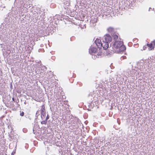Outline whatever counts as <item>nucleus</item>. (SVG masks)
Wrapping results in <instances>:
<instances>
[{"mask_svg": "<svg viewBox=\"0 0 155 155\" xmlns=\"http://www.w3.org/2000/svg\"><path fill=\"white\" fill-rule=\"evenodd\" d=\"M49 116L48 115H47V116H46V120L47 121V120L49 119Z\"/></svg>", "mask_w": 155, "mask_h": 155, "instance_id": "nucleus-13", "label": "nucleus"}, {"mask_svg": "<svg viewBox=\"0 0 155 155\" xmlns=\"http://www.w3.org/2000/svg\"><path fill=\"white\" fill-rule=\"evenodd\" d=\"M103 47L104 49H107L109 47L108 43L107 41H103L102 43L101 48Z\"/></svg>", "mask_w": 155, "mask_h": 155, "instance_id": "nucleus-3", "label": "nucleus"}, {"mask_svg": "<svg viewBox=\"0 0 155 155\" xmlns=\"http://www.w3.org/2000/svg\"><path fill=\"white\" fill-rule=\"evenodd\" d=\"M24 113L23 111L21 112L20 113V115L21 116H23L24 115Z\"/></svg>", "mask_w": 155, "mask_h": 155, "instance_id": "nucleus-12", "label": "nucleus"}, {"mask_svg": "<svg viewBox=\"0 0 155 155\" xmlns=\"http://www.w3.org/2000/svg\"><path fill=\"white\" fill-rule=\"evenodd\" d=\"M44 112H45V106L44 105H43L41 106V114H42V113Z\"/></svg>", "mask_w": 155, "mask_h": 155, "instance_id": "nucleus-7", "label": "nucleus"}, {"mask_svg": "<svg viewBox=\"0 0 155 155\" xmlns=\"http://www.w3.org/2000/svg\"><path fill=\"white\" fill-rule=\"evenodd\" d=\"M41 114V117L42 118V119H43V117H45L46 116V112L42 113V114Z\"/></svg>", "mask_w": 155, "mask_h": 155, "instance_id": "nucleus-9", "label": "nucleus"}, {"mask_svg": "<svg viewBox=\"0 0 155 155\" xmlns=\"http://www.w3.org/2000/svg\"><path fill=\"white\" fill-rule=\"evenodd\" d=\"M95 43L98 48H101L102 42H101L100 39L98 38L95 41Z\"/></svg>", "mask_w": 155, "mask_h": 155, "instance_id": "nucleus-5", "label": "nucleus"}, {"mask_svg": "<svg viewBox=\"0 0 155 155\" xmlns=\"http://www.w3.org/2000/svg\"><path fill=\"white\" fill-rule=\"evenodd\" d=\"M101 55V53H99L98 54H97V55L98 56H100Z\"/></svg>", "mask_w": 155, "mask_h": 155, "instance_id": "nucleus-14", "label": "nucleus"}, {"mask_svg": "<svg viewBox=\"0 0 155 155\" xmlns=\"http://www.w3.org/2000/svg\"><path fill=\"white\" fill-rule=\"evenodd\" d=\"M107 31L109 32H113L114 31V28L112 27H110L107 29Z\"/></svg>", "mask_w": 155, "mask_h": 155, "instance_id": "nucleus-8", "label": "nucleus"}, {"mask_svg": "<svg viewBox=\"0 0 155 155\" xmlns=\"http://www.w3.org/2000/svg\"><path fill=\"white\" fill-rule=\"evenodd\" d=\"M147 46L148 47L149 50H153L155 47V40L152 41L150 43L147 44Z\"/></svg>", "mask_w": 155, "mask_h": 155, "instance_id": "nucleus-2", "label": "nucleus"}, {"mask_svg": "<svg viewBox=\"0 0 155 155\" xmlns=\"http://www.w3.org/2000/svg\"><path fill=\"white\" fill-rule=\"evenodd\" d=\"M97 51V49L94 47H92L90 48L89 50V52L91 54L95 53Z\"/></svg>", "mask_w": 155, "mask_h": 155, "instance_id": "nucleus-6", "label": "nucleus"}, {"mask_svg": "<svg viewBox=\"0 0 155 155\" xmlns=\"http://www.w3.org/2000/svg\"><path fill=\"white\" fill-rule=\"evenodd\" d=\"M12 100L13 101H14V99L13 97L12 98Z\"/></svg>", "mask_w": 155, "mask_h": 155, "instance_id": "nucleus-15", "label": "nucleus"}, {"mask_svg": "<svg viewBox=\"0 0 155 155\" xmlns=\"http://www.w3.org/2000/svg\"><path fill=\"white\" fill-rule=\"evenodd\" d=\"M114 39H117L118 38V36L117 35H114L113 36Z\"/></svg>", "mask_w": 155, "mask_h": 155, "instance_id": "nucleus-11", "label": "nucleus"}, {"mask_svg": "<svg viewBox=\"0 0 155 155\" xmlns=\"http://www.w3.org/2000/svg\"><path fill=\"white\" fill-rule=\"evenodd\" d=\"M112 48L113 52L116 53L123 52L126 49V48L124 45L123 41H119L114 42L113 43Z\"/></svg>", "mask_w": 155, "mask_h": 155, "instance_id": "nucleus-1", "label": "nucleus"}, {"mask_svg": "<svg viewBox=\"0 0 155 155\" xmlns=\"http://www.w3.org/2000/svg\"><path fill=\"white\" fill-rule=\"evenodd\" d=\"M104 41H107L108 43H110L112 39L111 36L108 35L107 34L104 35Z\"/></svg>", "mask_w": 155, "mask_h": 155, "instance_id": "nucleus-4", "label": "nucleus"}, {"mask_svg": "<svg viewBox=\"0 0 155 155\" xmlns=\"http://www.w3.org/2000/svg\"><path fill=\"white\" fill-rule=\"evenodd\" d=\"M47 122V121L46 120H43L41 122V123L42 124H46Z\"/></svg>", "mask_w": 155, "mask_h": 155, "instance_id": "nucleus-10", "label": "nucleus"}]
</instances>
